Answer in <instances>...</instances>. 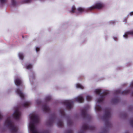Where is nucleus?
Returning a JSON list of instances; mask_svg holds the SVG:
<instances>
[{
	"instance_id": "f257e3e1",
	"label": "nucleus",
	"mask_w": 133,
	"mask_h": 133,
	"mask_svg": "<svg viewBox=\"0 0 133 133\" xmlns=\"http://www.w3.org/2000/svg\"><path fill=\"white\" fill-rule=\"evenodd\" d=\"M30 118L32 122H31L29 124L30 130L32 133H50L48 130L44 131L39 132L36 129L35 124L39 122V118L38 116L36 115H32L30 116Z\"/></svg>"
},
{
	"instance_id": "f03ea898",
	"label": "nucleus",
	"mask_w": 133,
	"mask_h": 133,
	"mask_svg": "<svg viewBox=\"0 0 133 133\" xmlns=\"http://www.w3.org/2000/svg\"><path fill=\"white\" fill-rule=\"evenodd\" d=\"M111 116L110 109L109 108H106L105 109V113L103 116V119L105 121L106 126L110 127L111 124L109 121V120Z\"/></svg>"
},
{
	"instance_id": "7ed1b4c3",
	"label": "nucleus",
	"mask_w": 133,
	"mask_h": 133,
	"mask_svg": "<svg viewBox=\"0 0 133 133\" xmlns=\"http://www.w3.org/2000/svg\"><path fill=\"white\" fill-rule=\"evenodd\" d=\"M101 91L99 89H96L95 90V92L96 94L97 95H100L101 97L97 99V102L98 103H100L102 102L104 100L105 96L109 93L108 91H105L103 92L102 94H100Z\"/></svg>"
},
{
	"instance_id": "20e7f679",
	"label": "nucleus",
	"mask_w": 133,
	"mask_h": 133,
	"mask_svg": "<svg viewBox=\"0 0 133 133\" xmlns=\"http://www.w3.org/2000/svg\"><path fill=\"white\" fill-rule=\"evenodd\" d=\"M5 124L7 125L10 129L11 132L12 133H16L17 132V128L15 126L9 117L5 121Z\"/></svg>"
},
{
	"instance_id": "39448f33",
	"label": "nucleus",
	"mask_w": 133,
	"mask_h": 133,
	"mask_svg": "<svg viewBox=\"0 0 133 133\" xmlns=\"http://www.w3.org/2000/svg\"><path fill=\"white\" fill-rule=\"evenodd\" d=\"M82 130L78 132V133H84L85 130H92L95 129V127L94 126H88L86 124H83L82 127Z\"/></svg>"
},
{
	"instance_id": "423d86ee",
	"label": "nucleus",
	"mask_w": 133,
	"mask_h": 133,
	"mask_svg": "<svg viewBox=\"0 0 133 133\" xmlns=\"http://www.w3.org/2000/svg\"><path fill=\"white\" fill-rule=\"evenodd\" d=\"M81 115L82 117L84 118L90 119L91 118V116L87 113V109L86 108L82 109L81 111Z\"/></svg>"
},
{
	"instance_id": "0eeeda50",
	"label": "nucleus",
	"mask_w": 133,
	"mask_h": 133,
	"mask_svg": "<svg viewBox=\"0 0 133 133\" xmlns=\"http://www.w3.org/2000/svg\"><path fill=\"white\" fill-rule=\"evenodd\" d=\"M63 103L66 105L68 109H70L73 107V102L71 101H65L63 102Z\"/></svg>"
},
{
	"instance_id": "6e6552de",
	"label": "nucleus",
	"mask_w": 133,
	"mask_h": 133,
	"mask_svg": "<svg viewBox=\"0 0 133 133\" xmlns=\"http://www.w3.org/2000/svg\"><path fill=\"white\" fill-rule=\"evenodd\" d=\"M56 118V116L55 114H53L52 115L51 117L47 121V123L48 125L51 126L54 122Z\"/></svg>"
},
{
	"instance_id": "1a4fd4ad",
	"label": "nucleus",
	"mask_w": 133,
	"mask_h": 133,
	"mask_svg": "<svg viewBox=\"0 0 133 133\" xmlns=\"http://www.w3.org/2000/svg\"><path fill=\"white\" fill-rule=\"evenodd\" d=\"M103 6V4L101 3H97L95 5L91 7L90 9L91 10L95 9H99L102 8Z\"/></svg>"
},
{
	"instance_id": "9d476101",
	"label": "nucleus",
	"mask_w": 133,
	"mask_h": 133,
	"mask_svg": "<svg viewBox=\"0 0 133 133\" xmlns=\"http://www.w3.org/2000/svg\"><path fill=\"white\" fill-rule=\"evenodd\" d=\"M21 115V112L18 109L16 110L13 114L14 118L17 119H19Z\"/></svg>"
},
{
	"instance_id": "9b49d317",
	"label": "nucleus",
	"mask_w": 133,
	"mask_h": 133,
	"mask_svg": "<svg viewBox=\"0 0 133 133\" xmlns=\"http://www.w3.org/2000/svg\"><path fill=\"white\" fill-rule=\"evenodd\" d=\"M75 99L76 101L80 103H82L84 101L83 97L81 96H78L75 98Z\"/></svg>"
},
{
	"instance_id": "f8f14e48",
	"label": "nucleus",
	"mask_w": 133,
	"mask_h": 133,
	"mask_svg": "<svg viewBox=\"0 0 133 133\" xmlns=\"http://www.w3.org/2000/svg\"><path fill=\"white\" fill-rule=\"evenodd\" d=\"M43 111L46 112H49L50 111V109L46 104H44L43 105Z\"/></svg>"
},
{
	"instance_id": "ddd939ff",
	"label": "nucleus",
	"mask_w": 133,
	"mask_h": 133,
	"mask_svg": "<svg viewBox=\"0 0 133 133\" xmlns=\"http://www.w3.org/2000/svg\"><path fill=\"white\" fill-rule=\"evenodd\" d=\"M16 92L17 94H18L21 98L22 99H23L24 98V96L22 92L19 89H17Z\"/></svg>"
},
{
	"instance_id": "4468645a",
	"label": "nucleus",
	"mask_w": 133,
	"mask_h": 133,
	"mask_svg": "<svg viewBox=\"0 0 133 133\" xmlns=\"http://www.w3.org/2000/svg\"><path fill=\"white\" fill-rule=\"evenodd\" d=\"M16 85L17 86H19L21 85L22 82L21 80L19 78L16 79L15 81Z\"/></svg>"
},
{
	"instance_id": "2eb2a0df",
	"label": "nucleus",
	"mask_w": 133,
	"mask_h": 133,
	"mask_svg": "<svg viewBox=\"0 0 133 133\" xmlns=\"http://www.w3.org/2000/svg\"><path fill=\"white\" fill-rule=\"evenodd\" d=\"M119 100L118 98L117 97L113 98L112 99L111 102L113 103H116L118 102Z\"/></svg>"
},
{
	"instance_id": "dca6fc26",
	"label": "nucleus",
	"mask_w": 133,
	"mask_h": 133,
	"mask_svg": "<svg viewBox=\"0 0 133 133\" xmlns=\"http://www.w3.org/2000/svg\"><path fill=\"white\" fill-rule=\"evenodd\" d=\"M129 34L133 35V30L128 32L126 34L123 35V36L125 38H128V35Z\"/></svg>"
},
{
	"instance_id": "f3484780",
	"label": "nucleus",
	"mask_w": 133,
	"mask_h": 133,
	"mask_svg": "<svg viewBox=\"0 0 133 133\" xmlns=\"http://www.w3.org/2000/svg\"><path fill=\"white\" fill-rule=\"evenodd\" d=\"M58 126L60 127H62L63 126V124L62 121L60 120H59L57 123Z\"/></svg>"
},
{
	"instance_id": "a211bd4d",
	"label": "nucleus",
	"mask_w": 133,
	"mask_h": 133,
	"mask_svg": "<svg viewBox=\"0 0 133 133\" xmlns=\"http://www.w3.org/2000/svg\"><path fill=\"white\" fill-rule=\"evenodd\" d=\"M30 102H26L24 103L23 104L22 106L25 107H28L30 104Z\"/></svg>"
},
{
	"instance_id": "6ab92c4d",
	"label": "nucleus",
	"mask_w": 133,
	"mask_h": 133,
	"mask_svg": "<svg viewBox=\"0 0 133 133\" xmlns=\"http://www.w3.org/2000/svg\"><path fill=\"white\" fill-rule=\"evenodd\" d=\"M129 92L130 90H125L122 91V95H126L129 93Z\"/></svg>"
},
{
	"instance_id": "aec40b11",
	"label": "nucleus",
	"mask_w": 133,
	"mask_h": 133,
	"mask_svg": "<svg viewBox=\"0 0 133 133\" xmlns=\"http://www.w3.org/2000/svg\"><path fill=\"white\" fill-rule=\"evenodd\" d=\"M95 109L98 111H100L101 110V108L99 105H97L95 107Z\"/></svg>"
},
{
	"instance_id": "412c9836",
	"label": "nucleus",
	"mask_w": 133,
	"mask_h": 133,
	"mask_svg": "<svg viewBox=\"0 0 133 133\" xmlns=\"http://www.w3.org/2000/svg\"><path fill=\"white\" fill-rule=\"evenodd\" d=\"M73 124V122L71 120L69 119L67 121V124L69 126H71Z\"/></svg>"
},
{
	"instance_id": "4be33fe9",
	"label": "nucleus",
	"mask_w": 133,
	"mask_h": 133,
	"mask_svg": "<svg viewBox=\"0 0 133 133\" xmlns=\"http://www.w3.org/2000/svg\"><path fill=\"white\" fill-rule=\"evenodd\" d=\"M60 112L61 115L63 117H65V114L64 110H60Z\"/></svg>"
},
{
	"instance_id": "5701e85b",
	"label": "nucleus",
	"mask_w": 133,
	"mask_h": 133,
	"mask_svg": "<svg viewBox=\"0 0 133 133\" xmlns=\"http://www.w3.org/2000/svg\"><path fill=\"white\" fill-rule=\"evenodd\" d=\"M76 86L77 88H80L81 89H83L84 88V87L79 83L77 84Z\"/></svg>"
},
{
	"instance_id": "b1692460",
	"label": "nucleus",
	"mask_w": 133,
	"mask_h": 133,
	"mask_svg": "<svg viewBox=\"0 0 133 133\" xmlns=\"http://www.w3.org/2000/svg\"><path fill=\"white\" fill-rule=\"evenodd\" d=\"M19 58L21 60H23L24 58V56L23 54L21 53H19L18 54Z\"/></svg>"
},
{
	"instance_id": "393cba45",
	"label": "nucleus",
	"mask_w": 133,
	"mask_h": 133,
	"mask_svg": "<svg viewBox=\"0 0 133 133\" xmlns=\"http://www.w3.org/2000/svg\"><path fill=\"white\" fill-rule=\"evenodd\" d=\"M51 97L50 96H46L45 98V99L46 101H49L51 100Z\"/></svg>"
},
{
	"instance_id": "a878e982",
	"label": "nucleus",
	"mask_w": 133,
	"mask_h": 133,
	"mask_svg": "<svg viewBox=\"0 0 133 133\" xmlns=\"http://www.w3.org/2000/svg\"><path fill=\"white\" fill-rule=\"evenodd\" d=\"M77 10L78 11L80 12H82L84 11V9L81 7L78 8Z\"/></svg>"
},
{
	"instance_id": "bb28decb",
	"label": "nucleus",
	"mask_w": 133,
	"mask_h": 133,
	"mask_svg": "<svg viewBox=\"0 0 133 133\" xmlns=\"http://www.w3.org/2000/svg\"><path fill=\"white\" fill-rule=\"evenodd\" d=\"M87 100L88 101H91L92 99V97L89 95H87L86 97Z\"/></svg>"
},
{
	"instance_id": "cd10ccee",
	"label": "nucleus",
	"mask_w": 133,
	"mask_h": 133,
	"mask_svg": "<svg viewBox=\"0 0 133 133\" xmlns=\"http://www.w3.org/2000/svg\"><path fill=\"white\" fill-rule=\"evenodd\" d=\"M76 8L75 6H73L72 7L71 10L70 11L71 12L74 13L75 12Z\"/></svg>"
},
{
	"instance_id": "c85d7f7f",
	"label": "nucleus",
	"mask_w": 133,
	"mask_h": 133,
	"mask_svg": "<svg viewBox=\"0 0 133 133\" xmlns=\"http://www.w3.org/2000/svg\"><path fill=\"white\" fill-rule=\"evenodd\" d=\"M32 67V65L31 64H30L28 65H27L26 67V68L27 69H28L31 68Z\"/></svg>"
},
{
	"instance_id": "c756f323",
	"label": "nucleus",
	"mask_w": 133,
	"mask_h": 133,
	"mask_svg": "<svg viewBox=\"0 0 133 133\" xmlns=\"http://www.w3.org/2000/svg\"><path fill=\"white\" fill-rule=\"evenodd\" d=\"M36 103L38 105H40L42 103L41 101L39 100H37L36 102Z\"/></svg>"
},
{
	"instance_id": "7c9ffc66",
	"label": "nucleus",
	"mask_w": 133,
	"mask_h": 133,
	"mask_svg": "<svg viewBox=\"0 0 133 133\" xmlns=\"http://www.w3.org/2000/svg\"><path fill=\"white\" fill-rule=\"evenodd\" d=\"M130 123L131 125L133 127V118L131 119L130 121Z\"/></svg>"
},
{
	"instance_id": "2f4dec72",
	"label": "nucleus",
	"mask_w": 133,
	"mask_h": 133,
	"mask_svg": "<svg viewBox=\"0 0 133 133\" xmlns=\"http://www.w3.org/2000/svg\"><path fill=\"white\" fill-rule=\"evenodd\" d=\"M11 2L12 5L14 6H15L16 4V2L15 0H11Z\"/></svg>"
},
{
	"instance_id": "473e14b6",
	"label": "nucleus",
	"mask_w": 133,
	"mask_h": 133,
	"mask_svg": "<svg viewBox=\"0 0 133 133\" xmlns=\"http://www.w3.org/2000/svg\"><path fill=\"white\" fill-rule=\"evenodd\" d=\"M73 131L71 130H67L66 133H73Z\"/></svg>"
},
{
	"instance_id": "72a5a7b5",
	"label": "nucleus",
	"mask_w": 133,
	"mask_h": 133,
	"mask_svg": "<svg viewBox=\"0 0 133 133\" xmlns=\"http://www.w3.org/2000/svg\"><path fill=\"white\" fill-rule=\"evenodd\" d=\"M6 0H0V2L1 4L4 3L6 1Z\"/></svg>"
},
{
	"instance_id": "f704fd0d",
	"label": "nucleus",
	"mask_w": 133,
	"mask_h": 133,
	"mask_svg": "<svg viewBox=\"0 0 133 133\" xmlns=\"http://www.w3.org/2000/svg\"><path fill=\"white\" fill-rule=\"evenodd\" d=\"M3 116L1 113L0 112V120L1 119L3 118Z\"/></svg>"
},
{
	"instance_id": "c9c22d12",
	"label": "nucleus",
	"mask_w": 133,
	"mask_h": 133,
	"mask_svg": "<svg viewBox=\"0 0 133 133\" xmlns=\"http://www.w3.org/2000/svg\"><path fill=\"white\" fill-rule=\"evenodd\" d=\"M39 50V48L38 47H37L36 48V51L37 52H38Z\"/></svg>"
},
{
	"instance_id": "e433bc0d",
	"label": "nucleus",
	"mask_w": 133,
	"mask_h": 133,
	"mask_svg": "<svg viewBox=\"0 0 133 133\" xmlns=\"http://www.w3.org/2000/svg\"><path fill=\"white\" fill-rule=\"evenodd\" d=\"M129 14L130 16L133 15V11L130 12Z\"/></svg>"
},
{
	"instance_id": "4c0bfd02",
	"label": "nucleus",
	"mask_w": 133,
	"mask_h": 133,
	"mask_svg": "<svg viewBox=\"0 0 133 133\" xmlns=\"http://www.w3.org/2000/svg\"><path fill=\"white\" fill-rule=\"evenodd\" d=\"M31 1V0H25V2L26 3L30 2Z\"/></svg>"
},
{
	"instance_id": "58836bf2",
	"label": "nucleus",
	"mask_w": 133,
	"mask_h": 133,
	"mask_svg": "<svg viewBox=\"0 0 133 133\" xmlns=\"http://www.w3.org/2000/svg\"><path fill=\"white\" fill-rule=\"evenodd\" d=\"M130 85L132 87H133V82L131 83L130 84Z\"/></svg>"
},
{
	"instance_id": "ea45409f",
	"label": "nucleus",
	"mask_w": 133,
	"mask_h": 133,
	"mask_svg": "<svg viewBox=\"0 0 133 133\" xmlns=\"http://www.w3.org/2000/svg\"><path fill=\"white\" fill-rule=\"evenodd\" d=\"M117 92L118 93H120V91H117Z\"/></svg>"
},
{
	"instance_id": "a19ab883",
	"label": "nucleus",
	"mask_w": 133,
	"mask_h": 133,
	"mask_svg": "<svg viewBox=\"0 0 133 133\" xmlns=\"http://www.w3.org/2000/svg\"><path fill=\"white\" fill-rule=\"evenodd\" d=\"M131 95L132 96H133V91L131 93Z\"/></svg>"
},
{
	"instance_id": "79ce46f5",
	"label": "nucleus",
	"mask_w": 133,
	"mask_h": 133,
	"mask_svg": "<svg viewBox=\"0 0 133 133\" xmlns=\"http://www.w3.org/2000/svg\"><path fill=\"white\" fill-rule=\"evenodd\" d=\"M125 133H129L127 131V132H126Z\"/></svg>"
}]
</instances>
